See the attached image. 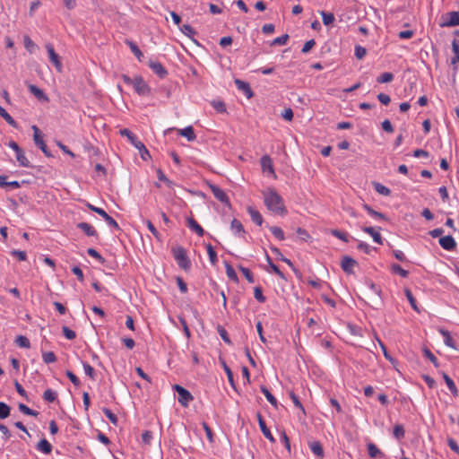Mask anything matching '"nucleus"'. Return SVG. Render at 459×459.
I'll list each match as a JSON object with an SVG mask.
<instances>
[{"label": "nucleus", "mask_w": 459, "mask_h": 459, "mask_svg": "<svg viewBox=\"0 0 459 459\" xmlns=\"http://www.w3.org/2000/svg\"><path fill=\"white\" fill-rule=\"evenodd\" d=\"M264 202L265 206L271 212L279 214H287V209L284 205L283 199L273 188H268L264 193Z\"/></svg>", "instance_id": "nucleus-1"}, {"label": "nucleus", "mask_w": 459, "mask_h": 459, "mask_svg": "<svg viewBox=\"0 0 459 459\" xmlns=\"http://www.w3.org/2000/svg\"><path fill=\"white\" fill-rule=\"evenodd\" d=\"M122 136H126L130 143L139 151L141 158L147 160L151 158L150 152L145 145L129 129L123 128L119 131Z\"/></svg>", "instance_id": "nucleus-2"}, {"label": "nucleus", "mask_w": 459, "mask_h": 459, "mask_svg": "<svg viewBox=\"0 0 459 459\" xmlns=\"http://www.w3.org/2000/svg\"><path fill=\"white\" fill-rule=\"evenodd\" d=\"M172 254L178 265L185 270L188 271L191 267V261L189 260L186 251L183 247H177L172 248Z\"/></svg>", "instance_id": "nucleus-3"}, {"label": "nucleus", "mask_w": 459, "mask_h": 459, "mask_svg": "<svg viewBox=\"0 0 459 459\" xmlns=\"http://www.w3.org/2000/svg\"><path fill=\"white\" fill-rule=\"evenodd\" d=\"M173 389L178 393V403L184 406H188L189 403L194 400V396L191 394V393L184 388L183 386L179 385H175L173 386Z\"/></svg>", "instance_id": "nucleus-4"}, {"label": "nucleus", "mask_w": 459, "mask_h": 459, "mask_svg": "<svg viewBox=\"0 0 459 459\" xmlns=\"http://www.w3.org/2000/svg\"><path fill=\"white\" fill-rule=\"evenodd\" d=\"M31 128H32V130L34 132V134H33V140H34L35 144L42 151V152L47 157H51L52 154L48 151V146L45 143V142L43 140V137L41 135V133H40L39 129L38 128V126H32Z\"/></svg>", "instance_id": "nucleus-5"}, {"label": "nucleus", "mask_w": 459, "mask_h": 459, "mask_svg": "<svg viewBox=\"0 0 459 459\" xmlns=\"http://www.w3.org/2000/svg\"><path fill=\"white\" fill-rule=\"evenodd\" d=\"M134 91L140 96H146L151 93L150 86L144 82L142 76H135L133 85Z\"/></svg>", "instance_id": "nucleus-6"}, {"label": "nucleus", "mask_w": 459, "mask_h": 459, "mask_svg": "<svg viewBox=\"0 0 459 459\" xmlns=\"http://www.w3.org/2000/svg\"><path fill=\"white\" fill-rule=\"evenodd\" d=\"M209 188L211 189L212 193L213 194L214 197L217 200L230 207V202L229 200V197L221 187L214 184L209 183Z\"/></svg>", "instance_id": "nucleus-7"}, {"label": "nucleus", "mask_w": 459, "mask_h": 459, "mask_svg": "<svg viewBox=\"0 0 459 459\" xmlns=\"http://www.w3.org/2000/svg\"><path fill=\"white\" fill-rule=\"evenodd\" d=\"M46 48L48 54V57L51 63L56 66L58 72H61L62 64L59 56L56 53L54 47L48 43L46 45Z\"/></svg>", "instance_id": "nucleus-8"}, {"label": "nucleus", "mask_w": 459, "mask_h": 459, "mask_svg": "<svg viewBox=\"0 0 459 459\" xmlns=\"http://www.w3.org/2000/svg\"><path fill=\"white\" fill-rule=\"evenodd\" d=\"M441 27H453L459 25V11H453L446 13V20L441 22Z\"/></svg>", "instance_id": "nucleus-9"}, {"label": "nucleus", "mask_w": 459, "mask_h": 459, "mask_svg": "<svg viewBox=\"0 0 459 459\" xmlns=\"http://www.w3.org/2000/svg\"><path fill=\"white\" fill-rule=\"evenodd\" d=\"M358 264L357 261L351 256L344 255L341 262L342 269L348 274L353 273V268Z\"/></svg>", "instance_id": "nucleus-10"}, {"label": "nucleus", "mask_w": 459, "mask_h": 459, "mask_svg": "<svg viewBox=\"0 0 459 459\" xmlns=\"http://www.w3.org/2000/svg\"><path fill=\"white\" fill-rule=\"evenodd\" d=\"M234 83L238 90L241 91L247 99H251L254 96V92L248 82H246L240 79H235Z\"/></svg>", "instance_id": "nucleus-11"}, {"label": "nucleus", "mask_w": 459, "mask_h": 459, "mask_svg": "<svg viewBox=\"0 0 459 459\" xmlns=\"http://www.w3.org/2000/svg\"><path fill=\"white\" fill-rule=\"evenodd\" d=\"M439 245L447 251H452L456 247V242L451 235L441 237L439 238Z\"/></svg>", "instance_id": "nucleus-12"}, {"label": "nucleus", "mask_w": 459, "mask_h": 459, "mask_svg": "<svg viewBox=\"0 0 459 459\" xmlns=\"http://www.w3.org/2000/svg\"><path fill=\"white\" fill-rule=\"evenodd\" d=\"M257 420H258L260 429H261L262 433L264 434V436L267 439H269V441H271L272 443H274L275 438L272 435L270 429L267 428L265 421L260 412L257 413Z\"/></svg>", "instance_id": "nucleus-13"}, {"label": "nucleus", "mask_w": 459, "mask_h": 459, "mask_svg": "<svg viewBox=\"0 0 459 459\" xmlns=\"http://www.w3.org/2000/svg\"><path fill=\"white\" fill-rule=\"evenodd\" d=\"M149 67L160 78H164L168 74V71L162 65L161 63L157 61H150Z\"/></svg>", "instance_id": "nucleus-14"}, {"label": "nucleus", "mask_w": 459, "mask_h": 459, "mask_svg": "<svg viewBox=\"0 0 459 459\" xmlns=\"http://www.w3.org/2000/svg\"><path fill=\"white\" fill-rule=\"evenodd\" d=\"M77 228L80 229L88 237H98V232L93 226L87 222H79Z\"/></svg>", "instance_id": "nucleus-15"}, {"label": "nucleus", "mask_w": 459, "mask_h": 459, "mask_svg": "<svg viewBox=\"0 0 459 459\" xmlns=\"http://www.w3.org/2000/svg\"><path fill=\"white\" fill-rule=\"evenodd\" d=\"M361 230L365 233L369 234L373 238L374 241L377 242V244H380V245L383 244V238H382L380 233L376 231L374 227L364 226V227H361Z\"/></svg>", "instance_id": "nucleus-16"}, {"label": "nucleus", "mask_w": 459, "mask_h": 459, "mask_svg": "<svg viewBox=\"0 0 459 459\" xmlns=\"http://www.w3.org/2000/svg\"><path fill=\"white\" fill-rule=\"evenodd\" d=\"M186 222L188 228L195 231L199 237H203L204 235V230L198 224V222L194 218H187Z\"/></svg>", "instance_id": "nucleus-17"}, {"label": "nucleus", "mask_w": 459, "mask_h": 459, "mask_svg": "<svg viewBox=\"0 0 459 459\" xmlns=\"http://www.w3.org/2000/svg\"><path fill=\"white\" fill-rule=\"evenodd\" d=\"M28 88H29L30 92L31 94H33L39 100H44V101H48V98L45 94V92L41 89L37 87L36 85L30 84L28 86Z\"/></svg>", "instance_id": "nucleus-18"}, {"label": "nucleus", "mask_w": 459, "mask_h": 459, "mask_svg": "<svg viewBox=\"0 0 459 459\" xmlns=\"http://www.w3.org/2000/svg\"><path fill=\"white\" fill-rule=\"evenodd\" d=\"M261 166L264 172L274 174L273 160L268 155H264L261 158Z\"/></svg>", "instance_id": "nucleus-19"}, {"label": "nucleus", "mask_w": 459, "mask_h": 459, "mask_svg": "<svg viewBox=\"0 0 459 459\" xmlns=\"http://www.w3.org/2000/svg\"><path fill=\"white\" fill-rule=\"evenodd\" d=\"M98 214L101 216L110 227L117 230H120V227L117 224V222L110 215H108L102 208L98 211Z\"/></svg>", "instance_id": "nucleus-20"}, {"label": "nucleus", "mask_w": 459, "mask_h": 459, "mask_svg": "<svg viewBox=\"0 0 459 459\" xmlns=\"http://www.w3.org/2000/svg\"><path fill=\"white\" fill-rule=\"evenodd\" d=\"M16 160L20 166L24 168H31V164L29 160L26 158L24 151L21 148L18 152H15Z\"/></svg>", "instance_id": "nucleus-21"}, {"label": "nucleus", "mask_w": 459, "mask_h": 459, "mask_svg": "<svg viewBox=\"0 0 459 459\" xmlns=\"http://www.w3.org/2000/svg\"><path fill=\"white\" fill-rule=\"evenodd\" d=\"M247 210L251 217L252 221L254 223L261 226L263 223V217H262L261 213L258 211L255 210L251 206H248Z\"/></svg>", "instance_id": "nucleus-22"}, {"label": "nucleus", "mask_w": 459, "mask_h": 459, "mask_svg": "<svg viewBox=\"0 0 459 459\" xmlns=\"http://www.w3.org/2000/svg\"><path fill=\"white\" fill-rule=\"evenodd\" d=\"M309 447L313 454L316 455L318 458L324 457V449L319 441H313L309 443Z\"/></svg>", "instance_id": "nucleus-23"}, {"label": "nucleus", "mask_w": 459, "mask_h": 459, "mask_svg": "<svg viewBox=\"0 0 459 459\" xmlns=\"http://www.w3.org/2000/svg\"><path fill=\"white\" fill-rule=\"evenodd\" d=\"M442 377L452 394L456 396L458 394V391L453 379L445 372L442 373Z\"/></svg>", "instance_id": "nucleus-24"}, {"label": "nucleus", "mask_w": 459, "mask_h": 459, "mask_svg": "<svg viewBox=\"0 0 459 459\" xmlns=\"http://www.w3.org/2000/svg\"><path fill=\"white\" fill-rule=\"evenodd\" d=\"M179 29L181 32H183L186 37L191 39L195 44H198L197 40L194 39L195 35L196 34V31L192 26L188 24H184Z\"/></svg>", "instance_id": "nucleus-25"}, {"label": "nucleus", "mask_w": 459, "mask_h": 459, "mask_svg": "<svg viewBox=\"0 0 459 459\" xmlns=\"http://www.w3.org/2000/svg\"><path fill=\"white\" fill-rule=\"evenodd\" d=\"M37 449L48 455L52 452V446L47 439L43 438L38 443Z\"/></svg>", "instance_id": "nucleus-26"}, {"label": "nucleus", "mask_w": 459, "mask_h": 459, "mask_svg": "<svg viewBox=\"0 0 459 459\" xmlns=\"http://www.w3.org/2000/svg\"><path fill=\"white\" fill-rule=\"evenodd\" d=\"M178 132L180 135L186 137L190 142L195 140L196 138L194 128L191 126H186L184 129H180Z\"/></svg>", "instance_id": "nucleus-27"}, {"label": "nucleus", "mask_w": 459, "mask_h": 459, "mask_svg": "<svg viewBox=\"0 0 459 459\" xmlns=\"http://www.w3.org/2000/svg\"><path fill=\"white\" fill-rule=\"evenodd\" d=\"M376 340L377 341L382 351H383V354L385 356V358L389 360L394 366H395L397 364V360L395 359H394L390 354L389 352L387 351V349L385 347V345L384 344V342L377 337L376 336Z\"/></svg>", "instance_id": "nucleus-28"}, {"label": "nucleus", "mask_w": 459, "mask_h": 459, "mask_svg": "<svg viewBox=\"0 0 459 459\" xmlns=\"http://www.w3.org/2000/svg\"><path fill=\"white\" fill-rule=\"evenodd\" d=\"M6 186H10L12 188L16 189V188L21 187V183L18 181H15V180L8 182L6 176H0V187H6Z\"/></svg>", "instance_id": "nucleus-29"}, {"label": "nucleus", "mask_w": 459, "mask_h": 459, "mask_svg": "<svg viewBox=\"0 0 459 459\" xmlns=\"http://www.w3.org/2000/svg\"><path fill=\"white\" fill-rule=\"evenodd\" d=\"M126 45L130 48L131 51L134 53V55L135 56V57L141 61L142 60V57H143V52L140 50V48H138V46L131 41V40H128L126 39Z\"/></svg>", "instance_id": "nucleus-30"}, {"label": "nucleus", "mask_w": 459, "mask_h": 459, "mask_svg": "<svg viewBox=\"0 0 459 459\" xmlns=\"http://www.w3.org/2000/svg\"><path fill=\"white\" fill-rule=\"evenodd\" d=\"M261 389V392L264 394V396L266 397L267 401L274 407V408H277L278 406V402L276 400V398L271 394V392L264 385H261L260 387Z\"/></svg>", "instance_id": "nucleus-31"}, {"label": "nucleus", "mask_w": 459, "mask_h": 459, "mask_svg": "<svg viewBox=\"0 0 459 459\" xmlns=\"http://www.w3.org/2000/svg\"><path fill=\"white\" fill-rule=\"evenodd\" d=\"M373 186L376 192H377L379 195L388 196L391 195V190L386 187L385 186L382 185L378 182H374Z\"/></svg>", "instance_id": "nucleus-32"}, {"label": "nucleus", "mask_w": 459, "mask_h": 459, "mask_svg": "<svg viewBox=\"0 0 459 459\" xmlns=\"http://www.w3.org/2000/svg\"><path fill=\"white\" fill-rule=\"evenodd\" d=\"M0 117H2L7 124H9L11 126L16 128L17 123L16 121L8 114V112L0 106Z\"/></svg>", "instance_id": "nucleus-33"}, {"label": "nucleus", "mask_w": 459, "mask_h": 459, "mask_svg": "<svg viewBox=\"0 0 459 459\" xmlns=\"http://www.w3.org/2000/svg\"><path fill=\"white\" fill-rule=\"evenodd\" d=\"M363 208L367 211V212L376 218V219H381V220H387L386 216L384 213H381L379 212L375 211L371 206L368 204H364Z\"/></svg>", "instance_id": "nucleus-34"}, {"label": "nucleus", "mask_w": 459, "mask_h": 459, "mask_svg": "<svg viewBox=\"0 0 459 459\" xmlns=\"http://www.w3.org/2000/svg\"><path fill=\"white\" fill-rule=\"evenodd\" d=\"M368 455L371 458H376L377 456H383V453L380 451V449L373 443L368 444Z\"/></svg>", "instance_id": "nucleus-35"}, {"label": "nucleus", "mask_w": 459, "mask_h": 459, "mask_svg": "<svg viewBox=\"0 0 459 459\" xmlns=\"http://www.w3.org/2000/svg\"><path fill=\"white\" fill-rule=\"evenodd\" d=\"M225 269H226V274L234 282H238V277L234 270V268L227 262H225Z\"/></svg>", "instance_id": "nucleus-36"}, {"label": "nucleus", "mask_w": 459, "mask_h": 459, "mask_svg": "<svg viewBox=\"0 0 459 459\" xmlns=\"http://www.w3.org/2000/svg\"><path fill=\"white\" fill-rule=\"evenodd\" d=\"M205 247L207 249V253H208L209 260H210L211 264L212 265H215L218 262V257H217V254H216L213 247L211 244H206Z\"/></svg>", "instance_id": "nucleus-37"}, {"label": "nucleus", "mask_w": 459, "mask_h": 459, "mask_svg": "<svg viewBox=\"0 0 459 459\" xmlns=\"http://www.w3.org/2000/svg\"><path fill=\"white\" fill-rule=\"evenodd\" d=\"M320 14L322 16L323 23L325 26H329L333 23V22L335 20L333 13L321 11Z\"/></svg>", "instance_id": "nucleus-38"}, {"label": "nucleus", "mask_w": 459, "mask_h": 459, "mask_svg": "<svg viewBox=\"0 0 459 459\" xmlns=\"http://www.w3.org/2000/svg\"><path fill=\"white\" fill-rule=\"evenodd\" d=\"M441 333L444 336V342L446 346L456 350L455 342L453 340L448 331L441 330Z\"/></svg>", "instance_id": "nucleus-39"}, {"label": "nucleus", "mask_w": 459, "mask_h": 459, "mask_svg": "<svg viewBox=\"0 0 459 459\" xmlns=\"http://www.w3.org/2000/svg\"><path fill=\"white\" fill-rule=\"evenodd\" d=\"M148 230L151 231V233L152 234V236L158 240V241H161V235L160 233L157 230V229L155 228V226L153 225V223L150 221V220H145L144 221Z\"/></svg>", "instance_id": "nucleus-40"}, {"label": "nucleus", "mask_w": 459, "mask_h": 459, "mask_svg": "<svg viewBox=\"0 0 459 459\" xmlns=\"http://www.w3.org/2000/svg\"><path fill=\"white\" fill-rule=\"evenodd\" d=\"M452 49L455 53V56L452 58L451 63L456 64L459 63V40L454 39L452 42Z\"/></svg>", "instance_id": "nucleus-41"}, {"label": "nucleus", "mask_w": 459, "mask_h": 459, "mask_svg": "<svg viewBox=\"0 0 459 459\" xmlns=\"http://www.w3.org/2000/svg\"><path fill=\"white\" fill-rule=\"evenodd\" d=\"M42 359L46 364H50L56 361V356L53 351H44L42 352Z\"/></svg>", "instance_id": "nucleus-42"}, {"label": "nucleus", "mask_w": 459, "mask_h": 459, "mask_svg": "<svg viewBox=\"0 0 459 459\" xmlns=\"http://www.w3.org/2000/svg\"><path fill=\"white\" fill-rule=\"evenodd\" d=\"M330 233L331 235H333V237L344 241V242H348L349 241V238H348V233L347 232H344V231H341L337 229H333L330 230Z\"/></svg>", "instance_id": "nucleus-43"}, {"label": "nucleus", "mask_w": 459, "mask_h": 459, "mask_svg": "<svg viewBox=\"0 0 459 459\" xmlns=\"http://www.w3.org/2000/svg\"><path fill=\"white\" fill-rule=\"evenodd\" d=\"M422 351H423L424 356L427 357L433 363V365L436 368L439 367V363L437 361V357L430 351L429 349H428L427 347H424Z\"/></svg>", "instance_id": "nucleus-44"}, {"label": "nucleus", "mask_w": 459, "mask_h": 459, "mask_svg": "<svg viewBox=\"0 0 459 459\" xmlns=\"http://www.w3.org/2000/svg\"><path fill=\"white\" fill-rule=\"evenodd\" d=\"M19 411L26 415L37 417L39 412L37 411L31 410L27 405L23 403H19L18 405Z\"/></svg>", "instance_id": "nucleus-45"}, {"label": "nucleus", "mask_w": 459, "mask_h": 459, "mask_svg": "<svg viewBox=\"0 0 459 459\" xmlns=\"http://www.w3.org/2000/svg\"><path fill=\"white\" fill-rule=\"evenodd\" d=\"M394 79V74L389 72L383 73L377 78V82L378 83H387L392 82Z\"/></svg>", "instance_id": "nucleus-46"}, {"label": "nucleus", "mask_w": 459, "mask_h": 459, "mask_svg": "<svg viewBox=\"0 0 459 459\" xmlns=\"http://www.w3.org/2000/svg\"><path fill=\"white\" fill-rule=\"evenodd\" d=\"M238 269L240 270V272L243 273V275L245 276V278L247 279V281L249 283H254L255 282L254 275H253L252 272L248 268L244 267L242 265H238Z\"/></svg>", "instance_id": "nucleus-47"}, {"label": "nucleus", "mask_w": 459, "mask_h": 459, "mask_svg": "<svg viewBox=\"0 0 459 459\" xmlns=\"http://www.w3.org/2000/svg\"><path fill=\"white\" fill-rule=\"evenodd\" d=\"M57 394L52 389H47L43 394V399L48 403H53L56 400Z\"/></svg>", "instance_id": "nucleus-48"}, {"label": "nucleus", "mask_w": 459, "mask_h": 459, "mask_svg": "<svg viewBox=\"0 0 459 459\" xmlns=\"http://www.w3.org/2000/svg\"><path fill=\"white\" fill-rule=\"evenodd\" d=\"M230 229L235 231V233H245L244 227L240 221L237 219H233L230 223Z\"/></svg>", "instance_id": "nucleus-49"}, {"label": "nucleus", "mask_w": 459, "mask_h": 459, "mask_svg": "<svg viewBox=\"0 0 459 459\" xmlns=\"http://www.w3.org/2000/svg\"><path fill=\"white\" fill-rule=\"evenodd\" d=\"M11 407L4 402H0V419H6L10 415Z\"/></svg>", "instance_id": "nucleus-50"}, {"label": "nucleus", "mask_w": 459, "mask_h": 459, "mask_svg": "<svg viewBox=\"0 0 459 459\" xmlns=\"http://www.w3.org/2000/svg\"><path fill=\"white\" fill-rule=\"evenodd\" d=\"M15 343L22 348L29 349L30 347L29 339L23 335L17 336L15 339Z\"/></svg>", "instance_id": "nucleus-51"}, {"label": "nucleus", "mask_w": 459, "mask_h": 459, "mask_svg": "<svg viewBox=\"0 0 459 459\" xmlns=\"http://www.w3.org/2000/svg\"><path fill=\"white\" fill-rule=\"evenodd\" d=\"M393 434H394V437L397 439L403 438L404 435H405V430H404L403 426L401 424H396L394 428Z\"/></svg>", "instance_id": "nucleus-52"}, {"label": "nucleus", "mask_w": 459, "mask_h": 459, "mask_svg": "<svg viewBox=\"0 0 459 459\" xmlns=\"http://www.w3.org/2000/svg\"><path fill=\"white\" fill-rule=\"evenodd\" d=\"M269 230H271L272 234L276 238H278L279 240H283L284 239V232L283 230L280 228V227H277V226H270L269 227Z\"/></svg>", "instance_id": "nucleus-53"}, {"label": "nucleus", "mask_w": 459, "mask_h": 459, "mask_svg": "<svg viewBox=\"0 0 459 459\" xmlns=\"http://www.w3.org/2000/svg\"><path fill=\"white\" fill-rule=\"evenodd\" d=\"M211 105L218 113H225L226 112V106L222 100H212L211 102Z\"/></svg>", "instance_id": "nucleus-54"}, {"label": "nucleus", "mask_w": 459, "mask_h": 459, "mask_svg": "<svg viewBox=\"0 0 459 459\" xmlns=\"http://www.w3.org/2000/svg\"><path fill=\"white\" fill-rule=\"evenodd\" d=\"M394 273H397L403 278H406L409 275V272L402 268L400 264H394L391 268Z\"/></svg>", "instance_id": "nucleus-55"}, {"label": "nucleus", "mask_w": 459, "mask_h": 459, "mask_svg": "<svg viewBox=\"0 0 459 459\" xmlns=\"http://www.w3.org/2000/svg\"><path fill=\"white\" fill-rule=\"evenodd\" d=\"M102 411L105 414V416L110 420L111 423H113L114 425L117 424L118 419L117 415L112 412L111 410H109L108 408H103Z\"/></svg>", "instance_id": "nucleus-56"}, {"label": "nucleus", "mask_w": 459, "mask_h": 459, "mask_svg": "<svg viewBox=\"0 0 459 459\" xmlns=\"http://www.w3.org/2000/svg\"><path fill=\"white\" fill-rule=\"evenodd\" d=\"M217 332H218V333L220 334V336L221 337V339H222L226 343H228V344H231V343H232V342H231V341H230V337H229V334H228V333H227L226 329H225L223 326H221V325H219L217 326Z\"/></svg>", "instance_id": "nucleus-57"}, {"label": "nucleus", "mask_w": 459, "mask_h": 459, "mask_svg": "<svg viewBox=\"0 0 459 459\" xmlns=\"http://www.w3.org/2000/svg\"><path fill=\"white\" fill-rule=\"evenodd\" d=\"M404 292H405V296H406L409 303L411 304V307L414 310L419 311L418 307H417V303H416V299L413 297L411 291L409 289H405Z\"/></svg>", "instance_id": "nucleus-58"}, {"label": "nucleus", "mask_w": 459, "mask_h": 459, "mask_svg": "<svg viewBox=\"0 0 459 459\" xmlns=\"http://www.w3.org/2000/svg\"><path fill=\"white\" fill-rule=\"evenodd\" d=\"M254 296L255 299L260 303H264L266 300V298L264 296L262 288L260 286H256L254 289Z\"/></svg>", "instance_id": "nucleus-59"}, {"label": "nucleus", "mask_w": 459, "mask_h": 459, "mask_svg": "<svg viewBox=\"0 0 459 459\" xmlns=\"http://www.w3.org/2000/svg\"><path fill=\"white\" fill-rule=\"evenodd\" d=\"M157 177L159 180L163 181L169 187H172L174 183L169 180L160 169H157Z\"/></svg>", "instance_id": "nucleus-60"}, {"label": "nucleus", "mask_w": 459, "mask_h": 459, "mask_svg": "<svg viewBox=\"0 0 459 459\" xmlns=\"http://www.w3.org/2000/svg\"><path fill=\"white\" fill-rule=\"evenodd\" d=\"M280 439L281 441L282 442V444L284 445V446L286 447L287 451L289 454H290V439L286 434V432L284 430H281L280 432Z\"/></svg>", "instance_id": "nucleus-61"}, {"label": "nucleus", "mask_w": 459, "mask_h": 459, "mask_svg": "<svg viewBox=\"0 0 459 459\" xmlns=\"http://www.w3.org/2000/svg\"><path fill=\"white\" fill-rule=\"evenodd\" d=\"M83 369L85 374L91 378L92 380L95 379V370L94 368L88 363V362H82Z\"/></svg>", "instance_id": "nucleus-62"}, {"label": "nucleus", "mask_w": 459, "mask_h": 459, "mask_svg": "<svg viewBox=\"0 0 459 459\" xmlns=\"http://www.w3.org/2000/svg\"><path fill=\"white\" fill-rule=\"evenodd\" d=\"M87 254L89 255H91V257H93V258L97 259L98 261H100L101 264L105 263V258L97 250H95L94 248H88Z\"/></svg>", "instance_id": "nucleus-63"}, {"label": "nucleus", "mask_w": 459, "mask_h": 459, "mask_svg": "<svg viewBox=\"0 0 459 459\" xmlns=\"http://www.w3.org/2000/svg\"><path fill=\"white\" fill-rule=\"evenodd\" d=\"M289 39V35L288 34H283L281 35V37H277L275 38L271 45L273 46V45H280V46H282V45H285L287 43Z\"/></svg>", "instance_id": "nucleus-64"}]
</instances>
